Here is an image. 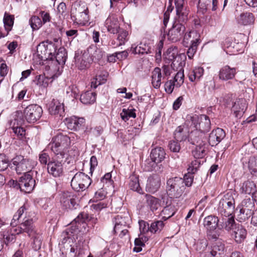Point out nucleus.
Here are the masks:
<instances>
[{
  "label": "nucleus",
  "instance_id": "obj_17",
  "mask_svg": "<svg viewBox=\"0 0 257 257\" xmlns=\"http://www.w3.org/2000/svg\"><path fill=\"white\" fill-rule=\"evenodd\" d=\"M236 73V69L231 67L229 65L222 67L218 72L219 79L222 81H228L232 79Z\"/></svg>",
  "mask_w": 257,
  "mask_h": 257
},
{
  "label": "nucleus",
  "instance_id": "obj_21",
  "mask_svg": "<svg viewBox=\"0 0 257 257\" xmlns=\"http://www.w3.org/2000/svg\"><path fill=\"white\" fill-rule=\"evenodd\" d=\"M161 185V178L159 175L154 174L150 176L147 180L146 190L154 193L160 188Z\"/></svg>",
  "mask_w": 257,
  "mask_h": 257
},
{
  "label": "nucleus",
  "instance_id": "obj_31",
  "mask_svg": "<svg viewBox=\"0 0 257 257\" xmlns=\"http://www.w3.org/2000/svg\"><path fill=\"white\" fill-rule=\"evenodd\" d=\"M211 123L209 117L206 115H201L199 117L197 130L204 134L209 131Z\"/></svg>",
  "mask_w": 257,
  "mask_h": 257
},
{
  "label": "nucleus",
  "instance_id": "obj_52",
  "mask_svg": "<svg viewBox=\"0 0 257 257\" xmlns=\"http://www.w3.org/2000/svg\"><path fill=\"white\" fill-rule=\"evenodd\" d=\"M26 208L25 205L21 206L17 212L13 216V219L11 223V226H15L17 223L19 222V219L22 217L24 212L26 211Z\"/></svg>",
  "mask_w": 257,
  "mask_h": 257
},
{
  "label": "nucleus",
  "instance_id": "obj_40",
  "mask_svg": "<svg viewBox=\"0 0 257 257\" xmlns=\"http://www.w3.org/2000/svg\"><path fill=\"white\" fill-rule=\"evenodd\" d=\"M199 121V117L197 115H188L186 117V120L183 125L186 128L189 129H194L197 130L198 122Z\"/></svg>",
  "mask_w": 257,
  "mask_h": 257
},
{
  "label": "nucleus",
  "instance_id": "obj_15",
  "mask_svg": "<svg viewBox=\"0 0 257 257\" xmlns=\"http://www.w3.org/2000/svg\"><path fill=\"white\" fill-rule=\"evenodd\" d=\"M175 5L176 11L175 19L186 22L188 20V13L185 7V0H175Z\"/></svg>",
  "mask_w": 257,
  "mask_h": 257
},
{
  "label": "nucleus",
  "instance_id": "obj_20",
  "mask_svg": "<svg viewBox=\"0 0 257 257\" xmlns=\"http://www.w3.org/2000/svg\"><path fill=\"white\" fill-rule=\"evenodd\" d=\"M115 34H117L116 40H111L109 45L113 48L124 45L128 40V32L123 29H120Z\"/></svg>",
  "mask_w": 257,
  "mask_h": 257
},
{
  "label": "nucleus",
  "instance_id": "obj_28",
  "mask_svg": "<svg viewBox=\"0 0 257 257\" xmlns=\"http://www.w3.org/2000/svg\"><path fill=\"white\" fill-rule=\"evenodd\" d=\"M247 107V104L245 99H238L236 100L232 108V110L236 117H240L245 111Z\"/></svg>",
  "mask_w": 257,
  "mask_h": 257
},
{
  "label": "nucleus",
  "instance_id": "obj_4",
  "mask_svg": "<svg viewBox=\"0 0 257 257\" xmlns=\"http://www.w3.org/2000/svg\"><path fill=\"white\" fill-rule=\"evenodd\" d=\"M58 39L55 38L53 41L47 40L43 41L38 45L37 47V52L39 55H44L46 59H52L53 57L55 55L57 48L58 47ZM43 58V56H41Z\"/></svg>",
  "mask_w": 257,
  "mask_h": 257
},
{
  "label": "nucleus",
  "instance_id": "obj_57",
  "mask_svg": "<svg viewBox=\"0 0 257 257\" xmlns=\"http://www.w3.org/2000/svg\"><path fill=\"white\" fill-rule=\"evenodd\" d=\"M200 165L201 162L200 160H198V159L192 161L189 166L188 171L189 173L194 174L198 170Z\"/></svg>",
  "mask_w": 257,
  "mask_h": 257
},
{
  "label": "nucleus",
  "instance_id": "obj_41",
  "mask_svg": "<svg viewBox=\"0 0 257 257\" xmlns=\"http://www.w3.org/2000/svg\"><path fill=\"white\" fill-rule=\"evenodd\" d=\"M237 20L238 23L241 25H250L254 22V17L251 13H243L237 18Z\"/></svg>",
  "mask_w": 257,
  "mask_h": 257
},
{
  "label": "nucleus",
  "instance_id": "obj_30",
  "mask_svg": "<svg viewBox=\"0 0 257 257\" xmlns=\"http://www.w3.org/2000/svg\"><path fill=\"white\" fill-rule=\"evenodd\" d=\"M166 155L165 151L163 148L161 147H156L152 150L150 154V158L153 162L158 164L164 160Z\"/></svg>",
  "mask_w": 257,
  "mask_h": 257
},
{
  "label": "nucleus",
  "instance_id": "obj_29",
  "mask_svg": "<svg viewBox=\"0 0 257 257\" xmlns=\"http://www.w3.org/2000/svg\"><path fill=\"white\" fill-rule=\"evenodd\" d=\"M219 220L218 218L214 215H208L205 217L203 220L204 226L207 231H214L217 227L218 228Z\"/></svg>",
  "mask_w": 257,
  "mask_h": 257
},
{
  "label": "nucleus",
  "instance_id": "obj_33",
  "mask_svg": "<svg viewBox=\"0 0 257 257\" xmlns=\"http://www.w3.org/2000/svg\"><path fill=\"white\" fill-rule=\"evenodd\" d=\"M189 131L185 125L178 126L174 133L176 141L182 142L185 141L188 137Z\"/></svg>",
  "mask_w": 257,
  "mask_h": 257
},
{
  "label": "nucleus",
  "instance_id": "obj_5",
  "mask_svg": "<svg viewBox=\"0 0 257 257\" xmlns=\"http://www.w3.org/2000/svg\"><path fill=\"white\" fill-rule=\"evenodd\" d=\"M91 183V179L87 175L82 172H77L71 180V186L76 191H80L87 189Z\"/></svg>",
  "mask_w": 257,
  "mask_h": 257
},
{
  "label": "nucleus",
  "instance_id": "obj_53",
  "mask_svg": "<svg viewBox=\"0 0 257 257\" xmlns=\"http://www.w3.org/2000/svg\"><path fill=\"white\" fill-rule=\"evenodd\" d=\"M134 109H125L123 108L122 110V112L120 113V116L122 120L126 121L129 119L130 118H135L136 117V114L135 112Z\"/></svg>",
  "mask_w": 257,
  "mask_h": 257
},
{
  "label": "nucleus",
  "instance_id": "obj_50",
  "mask_svg": "<svg viewBox=\"0 0 257 257\" xmlns=\"http://www.w3.org/2000/svg\"><path fill=\"white\" fill-rule=\"evenodd\" d=\"M247 167L251 174L257 175V157L251 156L249 158Z\"/></svg>",
  "mask_w": 257,
  "mask_h": 257
},
{
  "label": "nucleus",
  "instance_id": "obj_13",
  "mask_svg": "<svg viewBox=\"0 0 257 257\" xmlns=\"http://www.w3.org/2000/svg\"><path fill=\"white\" fill-rule=\"evenodd\" d=\"M164 58L166 63L172 62L171 68L174 70L179 63H182L176 48H169L164 54Z\"/></svg>",
  "mask_w": 257,
  "mask_h": 257
},
{
  "label": "nucleus",
  "instance_id": "obj_19",
  "mask_svg": "<svg viewBox=\"0 0 257 257\" xmlns=\"http://www.w3.org/2000/svg\"><path fill=\"white\" fill-rule=\"evenodd\" d=\"M14 231L17 234L26 232L30 236L31 234L35 232L33 219H25L17 228L14 229Z\"/></svg>",
  "mask_w": 257,
  "mask_h": 257
},
{
  "label": "nucleus",
  "instance_id": "obj_24",
  "mask_svg": "<svg viewBox=\"0 0 257 257\" xmlns=\"http://www.w3.org/2000/svg\"><path fill=\"white\" fill-rule=\"evenodd\" d=\"M104 26L108 32L113 34L120 29L117 18L113 15L108 16L105 20Z\"/></svg>",
  "mask_w": 257,
  "mask_h": 257
},
{
  "label": "nucleus",
  "instance_id": "obj_49",
  "mask_svg": "<svg viewBox=\"0 0 257 257\" xmlns=\"http://www.w3.org/2000/svg\"><path fill=\"white\" fill-rule=\"evenodd\" d=\"M14 16L5 13L4 17V24L6 30L8 32L12 30L14 23Z\"/></svg>",
  "mask_w": 257,
  "mask_h": 257
},
{
  "label": "nucleus",
  "instance_id": "obj_3",
  "mask_svg": "<svg viewBox=\"0 0 257 257\" xmlns=\"http://www.w3.org/2000/svg\"><path fill=\"white\" fill-rule=\"evenodd\" d=\"M185 189L184 181L181 178L176 177L167 180V190L169 196L173 198H179L182 195Z\"/></svg>",
  "mask_w": 257,
  "mask_h": 257
},
{
  "label": "nucleus",
  "instance_id": "obj_35",
  "mask_svg": "<svg viewBox=\"0 0 257 257\" xmlns=\"http://www.w3.org/2000/svg\"><path fill=\"white\" fill-rule=\"evenodd\" d=\"M238 224L235 223L234 218L233 216L228 218L221 222L218 226V229H225L228 232L232 231Z\"/></svg>",
  "mask_w": 257,
  "mask_h": 257
},
{
  "label": "nucleus",
  "instance_id": "obj_23",
  "mask_svg": "<svg viewBox=\"0 0 257 257\" xmlns=\"http://www.w3.org/2000/svg\"><path fill=\"white\" fill-rule=\"evenodd\" d=\"M225 137V133L220 128H217L213 130L210 134L208 142L211 146H213L218 144Z\"/></svg>",
  "mask_w": 257,
  "mask_h": 257
},
{
  "label": "nucleus",
  "instance_id": "obj_55",
  "mask_svg": "<svg viewBox=\"0 0 257 257\" xmlns=\"http://www.w3.org/2000/svg\"><path fill=\"white\" fill-rule=\"evenodd\" d=\"M29 22L33 30H37L42 26L41 20L37 16L32 17Z\"/></svg>",
  "mask_w": 257,
  "mask_h": 257
},
{
  "label": "nucleus",
  "instance_id": "obj_61",
  "mask_svg": "<svg viewBox=\"0 0 257 257\" xmlns=\"http://www.w3.org/2000/svg\"><path fill=\"white\" fill-rule=\"evenodd\" d=\"M176 86V83L172 80L168 81L165 84V90L168 94H171Z\"/></svg>",
  "mask_w": 257,
  "mask_h": 257
},
{
  "label": "nucleus",
  "instance_id": "obj_64",
  "mask_svg": "<svg viewBox=\"0 0 257 257\" xmlns=\"http://www.w3.org/2000/svg\"><path fill=\"white\" fill-rule=\"evenodd\" d=\"M13 132L20 138H22L25 135V130L20 126H13Z\"/></svg>",
  "mask_w": 257,
  "mask_h": 257
},
{
  "label": "nucleus",
  "instance_id": "obj_37",
  "mask_svg": "<svg viewBox=\"0 0 257 257\" xmlns=\"http://www.w3.org/2000/svg\"><path fill=\"white\" fill-rule=\"evenodd\" d=\"M162 75L161 70L159 67H156L152 72V84L155 88L158 89L161 84Z\"/></svg>",
  "mask_w": 257,
  "mask_h": 257
},
{
  "label": "nucleus",
  "instance_id": "obj_46",
  "mask_svg": "<svg viewBox=\"0 0 257 257\" xmlns=\"http://www.w3.org/2000/svg\"><path fill=\"white\" fill-rule=\"evenodd\" d=\"M130 188L133 191H137L140 194L143 193L142 189L140 186L138 177L135 175H132L130 176Z\"/></svg>",
  "mask_w": 257,
  "mask_h": 257
},
{
  "label": "nucleus",
  "instance_id": "obj_62",
  "mask_svg": "<svg viewBox=\"0 0 257 257\" xmlns=\"http://www.w3.org/2000/svg\"><path fill=\"white\" fill-rule=\"evenodd\" d=\"M199 43L197 44H191L190 46L189 47V49H188V51L187 52V54L188 56V58L189 59H192L195 53L196 52Z\"/></svg>",
  "mask_w": 257,
  "mask_h": 257
},
{
  "label": "nucleus",
  "instance_id": "obj_22",
  "mask_svg": "<svg viewBox=\"0 0 257 257\" xmlns=\"http://www.w3.org/2000/svg\"><path fill=\"white\" fill-rule=\"evenodd\" d=\"M247 230L242 225L238 224L231 232V235L237 243L244 241L247 236Z\"/></svg>",
  "mask_w": 257,
  "mask_h": 257
},
{
  "label": "nucleus",
  "instance_id": "obj_59",
  "mask_svg": "<svg viewBox=\"0 0 257 257\" xmlns=\"http://www.w3.org/2000/svg\"><path fill=\"white\" fill-rule=\"evenodd\" d=\"M219 202L231 203L232 204L235 205V200L232 193L231 192L226 193Z\"/></svg>",
  "mask_w": 257,
  "mask_h": 257
},
{
  "label": "nucleus",
  "instance_id": "obj_26",
  "mask_svg": "<svg viewBox=\"0 0 257 257\" xmlns=\"http://www.w3.org/2000/svg\"><path fill=\"white\" fill-rule=\"evenodd\" d=\"M55 56V60L52 62L50 66L53 65V68L59 67L60 65H64L67 57L66 49L63 47H60Z\"/></svg>",
  "mask_w": 257,
  "mask_h": 257
},
{
  "label": "nucleus",
  "instance_id": "obj_12",
  "mask_svg": "<svg viewBox=\"0 0 257 257\" xmlns=\"http://www.w3.org/2000/svg\"><path fill=\"white\" fill-rule=\"evenodd\" d=\"M35 186V180L32 178L30 172L25 173L19 179V187L26 193H30Z\"/></svg>",
  "mask_w": 257,
  "mask_h": 257
},
{
  "label": "nucleus",
  "instance_id": "obj_43",
  "mask_svg": "<svg viewBox=\"0 0 257 257\" xmlns=\"http://www.w3.org/2000/svg\"><path fill=\"white\" fill-rule=\"evenodd\" d=\"M80 100L85 104L93 103L96 100V93L91 91H87L81 95Z\"/></svg>",
  "mask_w": 257,
  "mask_h": 257
},
{
  "label": "nucleus",
  "instance_id": "obj_54",
  "mask_svg": "<svg viewBox=\"0 0 257 257\" xmlns=\"http://www.w3.org/2000/svg\"><path fill=\"white\" fill-rule=\"evenodd\" d=\"M164 224L163 221L159 220L152 222L150 226V231L151 233H155L160 231L164 227Z\"/></svg>",
  "mask_w": 257,
  "mask_h": 257
},
{
  "label": "nucleus",
  "instance_id": "obj_56",
  "mask_svg": "<svg viewBox=\"0 0 257 257\" xmlns=\"http://www.w3.org/2000/svg\"><path fill=\"white\" fill-rule=\"evenodd\" d=\"M88 48H91V53H90L91 56L93 58V60H98L103 56V52L102 51L97 48L96 47H89Z\"/></svg>",
  "mask_w": 257,
  "mask_h": 257
},
{
  "label": "nucleus",
  "instance_id": "obj_10",
  "mask_svg": "<svg viewBox=\"0 0 257 257\" xmlns=\"http://www.w3.org/2000/svg\"><path fill=\"white\" fill-rule=\"evenodd\" d=\"M91 48H88L82 54H75V60L76 65L80 70H84L89 68L93 61V58L91 56Z\"/></svg>",
  "mask_w": 257,
  "mask_h": 257
},
{
  "label": "nucleus",
  "instance_id": "obj_58",
  "mask_svg": "<svg viewBox=\"0 0 257 257\" xmlns=\"http://www.w3.org/2000/svg\"><path fill=\"white\" fill-rule=\"evenodd\" d=\"M224 244L221 242H218L213 246L211 253L213 256H215L217 254V253L218 251V254H220L221 252L224 251Z\"/></svg>",
  "mask_w": 257,
  "mask_h": 257
},
{
  "label": "nucleus",
  "instance_id": "obj_47",
  "mask_svg": "<svg viewBox=\"0 0 257 257\" xmlns=\"http://www.w3.org/2000/svg\"><path fill=\"white\" fill-rule=\"evenodd\" d=\"M176 212V209L174 206H165L161 212V216L164 220H166L171 217L173 216Z\"/></svg>",
  "mask_w": 257,
  "mask_h": 257
},
{
  "label": "nucleus",
  "instance_id": "obj_38",
  "mask_svg": "<svg viewBox=\"0 0 257 257\" xmlns=\"http://www.w3.org/2000/svg\"><path fill=\"white\" fill-rule=\"evenodd\" d=\"M218 0H199L198 7L203 10L211 9L212 11H215L217 9Z\"/></svg>",
  "mask_w": 257,
  "mask_h": 257
},
{
  "label": "nucleus",
  "instance_id": "obj_25",
  "mask_svg": "<svg viewBox=\"0 0 257 257\" xmlns=\"http://www.w3.org/2000/svg\"><path fill=\"white\" fill-rule=\"evenodd\" d=\"M89 215L87 213H80L77 216V217L74 219L73 222H72V224H73L74 222H75L76 223V225L74 227L72 226L71 227V228H68L67 230L68 231H67V233L70 231L71 233L76 232L77 230L78 229L79 225L82 224L83 227L85 228V226L87 225L85 222L86 221L89 220Z\"/></svg>",
  "mask_w": 257,
  "mask_h": 257
},
{
  "label": "nucleus",
  "instance_id": "obj_14",
  "mask_svg": "<svg viewBox=\"0 0 257 257\" xmlns=\"http://www.w3.org/2000/svg\"><path fill=\"white\" fill-rule=\"evenodd\" d=\"M60 201L62 206L66 209H75L78 206L74 195L69 192H63L60 194Z\"/></svg>",
  "mask_w": 257,
  "mask_h": 257
},
{
  "label": "nucleus",
  "instance_id": "obj_44",
  "mask_svg": "<svg viewBox=\"0 0 257 257\" xmlns=\"http://www.w3.org/2000/svg\"><path fill=\"white\" fill-rule=\"evenodd\" d=\"M206 144L197 145L194 150L192 151V155L195 159L203 158L206 154Z\"/></svg>",
  "mask_w": 257,
  "mask_h": 257
},
{
  "label": "nucleus",
  "instance_id": "obj_6",
  "mask_svg": "<svg viewBox=\"0 0 257 257\" xmlns=\"http://www.w3.org/2000/svg\"><path fill=\"white\" fill-rule=\"evenodd\" d=\"M71 16L79 24L85 25L89 21L88 10L84 5L78 4L72 5Z\"/></svg>",
  "mask_w": 257,
  "mask_h": 257
},
{
  "label": "nucleus",
  "instance_id": "obj_11",
  "mask_svg": "<svg viewBox=\"0 0 257 257\" xmlns=\"http://www.w3.org/2000/svg\"><path fill=\"white\" fill-rule=\"evenodd\" d=\"M51 73V77L45 76L44 75H40L36 77V83L37 85L43 87H47L53 81V78L57 77L61 74L59 68H53L54 66H49Z\"/></svg>",
  "mask_w": 257,
  "mask_h": 257
},
{
  "label": "nucleus",
  "instance_id": "obj_16",
  "mask_svg": "<svg viewBox=\"0 0 257 257\" xmlns=\"http://www.w3.org/2000/svg\"><path fill=\"white\" fill-rule=\"evenodd\" d=\"M64 122L68 129L77 131L84 125L85 119L82 117L73 116L66 118Z\"/></svg>",
  "mask_w": 257,
  "mask_h": 257
},
{
  "label": "nucleus",
  "instance_id": "obj_36",
  "mask_svg": "<svg viewBox=\"0 0 257 257\" xmlns=\"http://www.w3.org/2000/svg\"><path fill=\"white\" fill-rule=\"evenodd\" d=\"M200 34L196 31H191L184 35V42L188 43L190 42L191 44L200 43Z\"/></svg>",
  "mask_w": 257,
  "mask_h": 257
},
{
  "label": "nucleus",
  "instance_id": "obj_7",
  "mask_svg": "<svg viewBox=\"0 0 257 257\" xmlns=\"http://www.w3.org/2000/svg\"><path fill=\"white\" fill-rule=\"evenodd\" d=\"M255 205L250 198L244 199L241 202L239 212L237 215V218L240 222H244L248 220L253 211Z\"/></svg>",
  "mask_w": 257,
  "mask_h": 257
},
{
  "label": "nucleus",
  "instance_id": "obj_60",
  "mask_svg": "<svg viewBox=\"0 0 257 257\" xmlns=\"http://www.w3.org/2000/svg\"><path fill=\"white\" fill-rule=\"evenodd\" d=\"M9 166V160L6 156L3 154H0V171L5 170Z\"/></svg>",
  "mask_w": 257,
  "mask_h": 257
},
{
  "label": "nucleus",
  "instance_id": "obj_42",
  "mask_svg": "<svg viewBox=\"0 0 257 257\" xmlns=\"http://www.w3.org/2000/svg\"><path fill=\"white\" fill-rule=\"evenodd\" d=\"M256 185L253 181L247 180L242 183L240 190L242 194H250L256 190Z\"/></svg>",
  "mask_w": 257,
  "mask_h": 257
},
{
  "label": "nucleus",
  "instance_id": "obj_2",
  "mask_svg": "<svg viewBox=\"0 0 257 257\" xmlns=\"http://www.w3.org/2000/svg\"><path fill=\"white\" fill-rule=\"evenodd\" d=\"M22 106L24 107L23 117L27 122H35L42 116L43 109L40 105L36 104L27 105V101L25 100L23 102Z\"/></svg>",
  "mask_w": 257,
  "mask_h": 257
},
{
  "label": "nucleus",
  "instance_id": "obj_9",
  "mask_svg": "<svg viewBox=\"0 0 257 257\" xmlns=\"http://www.w3.org/2000/svg\"><path fill=\"white\" fill-rule=\"evenodd\" d=\"M13 163L15 166V170L17 174H22L30 172L33 168V165L30 160L25 159L22 156H18L14 158Z\"/></svg>",
  "mask_w": 257,
  "mask_h": 257
},
{
  "label": "nucleus",
  "instance_id": "obj_51",
  "mask_svg": "<svg viewBox=\"0 0 257 257\" xmlns=\"http://www.w3.org/2000/svg\"><path fill=\"white\" fill-rule=\"evenodd\" d=\"M106 81L105 75H97L91 80V87L96 88L98 85L104 84Z\"/></svg>",
  "mask_w": 257,
  "mask_h": 257
},
{
  "label": "nucleus",
  "instance_id": "obj_8",
  "mask_svg": "<svg viewBox=\"0 0 257 257\" xmlns=\"http://www.w3.org/2000/svg\"><path fill=\"white\" fill-rule=\"evenodd\" d=\"M185 22H180L175 19V22L167 34V38L172 42L179 41L183 37L185 31Z\"/></svg>",
  "mask_w": 257,
  "mask_h": 257
},
{
  "label": "nucleus",
  "instance_id": "obj_45",
  "mask_svg": "<svg viewBox=\"0 0 257 257\" xmlns=\"http://www.w3.org/2000/svg\"><path fill=\"white\" fill-rule=\"evenodd\" d=\"M113 222L114 224L116 230L119 227V225L128 226L129 224V217L127 215H117L113 218Z\"/></svg>",
  "mask_w": 257,
  "mask_h": 257
},
{
  "label": "nucleus",
  "instance_id": "obj_27",
  "mask_svg": "<svg viewBox=\"0 0 257 257\" xmlns=\"http://www.w3.org/2000/svg\"><path fill=\"white\" fill-rule=\"evenodd\" d=\"M188 138V141L194 145L206 144L204 134L198 130H192Z\"/></svg>",
  "mask_w": 257,
  "mask_h": 257
},
{
  "label": "nucleus",
  "instance_id": "obj_1",
  "mask_svg": "<svg viewBox=\"0 0 257 257\" xmlns=\"http://www.w3.org/2000/svg\"><path fill=\"white\" fill-rule=\"evenodd\" d=\"M78 138L73 133H59L52 138L47 147L54 153L55 158L48 163L47 170L49 174L54 177L62 175L64 160L68 158L71 146L74 144Z\"/></svg>",
  "mask_w": 257,
  "mask_h": 257
},
{
  "label": "nucleus",
  "instance_id": "obj_39",
  "mask_svg": "<svg viewBox=\"0 0 257 257\" xmlns=\"http://www.w3.org/2000/svg\"><path fill=\"white\" fill-rule=\"evenodd\" d=\"M175 70L178 71V72L175 75L173 81L176 83V87H179L184 83V75L182 63H179Z\"/></svg>",
  "mask_w": 257,
  "mask_h": 257
},
{
  "label": "nucleus",
  "instance_id": "obj_34",
  "mask_svg": "<svg viewBox=\"0 0 257 257\" xmlns=\"http://www.w3.org/2000/svg\"><path fill=\"white\" fill-rule=\"evenodd\" d=\"M145 199L146 206L152 212L156 211L160 206L159 199L154 196L149 194H146Z\"/></svg>",
  "mask_w": 257,
  "mask_h": 257
},
{
  "label": "nucleus",
  "instance_id": "obj_32",
  "mask_svg": "<svg viewBox=\"0 0 257 257\" xmlns=\"http://www.w3.org/2000/svg\"><path fill=\"white\" fill-rule=\"evenodd\" d=\"M235 205L231 203L220 202H219L218 211L222 215L229 216L231 215L234 211Z\"/></svg>",
  "mask_w": 257,
  "mask_h": 257
},
{
  "label": "nucleus",
  "instance_id": "obj_48",
  "mask_svg": "<svg viewBox=\"0 0 257 257\" xmlns=\"http://www.w3.org/2000/svg\"><path fill=\"white\" fill-rule=\"evenodd\" d=\"M204 70L201 67L195 68L189 73V80L194 82L198 80L202 76Z\"/></svg>",
  "mask_w": 257,
  "mask_h": 257
},
{
  "label": "nucleus",
  "instance_id": "obj_18",
  "mask_svg": "<svg viewBox=\"0 0 257 257\" xmlns=\"http://www.w3.org/2000/svg\"><path fill=\"white\" fill-rule=\"evenodd\" d=\"M49 113L52 115H57L62 116L64 113L63 103L57 99H53L48 105Z\"/></svg>",
  "mask_w": 257,
  "mask_h": 257
},
{
  "label": "nucleus",
  "instance_id": "obj_63",
  "mask_svg": "<svg viewBox=\"0 0 257 257\" xmlns=\"http://www.w3.org/2000/svg\"><path fill=\"white\" fill-rule=\"evenodd\" d=\"M193 174L191 173H188L187 174H185L184 176V184L185 183V186L187 187H190L193 182L194 176Z\"/></svg>",
  "mask_w": 257,
  "mask_h": 257
}]
</instances>
